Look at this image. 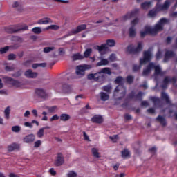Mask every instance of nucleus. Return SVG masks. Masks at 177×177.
<instances>
[{
    "label": "nucleus",
    "instance_id": "1",
    "mask_svg": "<svg viewBox=\"0 0 177 177\" xmlns=\"http://www.w3.org/2000/svg\"><path fill=\"white\" fill-rule=\"evenodd\" d=\"M168 23H169V20L167 18H162L158 21L153 28L147 27L145 28V31L140 32V37L142 38H145L147 34H150L151 35H157L158 32L164 31V26H165V24H168Z\"/></svg>",
    "mask_w": 177,
    "mask_h": 177
},
{
    "label": "nucleus",
    "instance_id": "2",
    "mask_svg": "<svg viewBox=\"0 0 177 177\" xmlns=\"http://www.w3.org/2000/svg\"><path fill=\"white\" fill-rule=\"evenodd\" d=\"M102 74L111 75V69H110V68H104L95 74L91 73L88 75L87 78L88 80H94V81H97V82H102V81L106 80V75Z\"/></svg>",
    "mask_w": 177,
    "mask_h": 177
},
{
    "label": "nucleus",
    "instance_id": "3",
    "mask_svg": "<svg viewBox=\"0 0 177 177\" xmlns=\"http://www.w3.org/2000/svg\"><path fill=\"white\" fill-rule=\"evenodd\" d=\"M115 82L116 84H118L119 85L115 88L113 93V96L114 97H115V96H118V93H120L121 97L116 99V100H121L122 97H124L126 93L125 87L124 86V85H122V84L124 83V78H122V77L121 76H119L115 79Z\"/></svg>",
    "mask_w": 177,
    "mask_h": 177
},
{
    "label": "nucleus",
    "instance_id": "4",
    "mask_svg": "<svg viewBox=\"0 0 177 177\" xmlns=\"http://www.w3.org/2000/svg\"><path fill=\"white\" fill-rule=\"evenodd\" d=\"M150 60H151V51H150V50L144 51L143 58L140 59V65H134L133 71H139V70L142 68V64H146L147 63H149Z\"/></svg>",
    "mask_w": 177,
    "mask_h": 177
},
{
    "label": "nucleus",
    "instance_id": "5",
    "mask_svg": "<svg viewBox=\"0 0 177 177\" xmlns=\"http://www.w3.org/2000/svg\"><path fill=\"white\" fill-rule=\"evenodd\" d=\"M107 46H109L110 48H113V46H115V40L108 39L106 40V44H102L101 46H97V50L101 55H105L106 52L109 50V47Z\"/></svg>",
    "mask_w": 177,
    "mask_h": 177
},
{
    "label": "nucleus",
    "instance_id": "6",
    "mask_svg": "<svg viewBox=\"0 0 177 177\" xmlns=\"http://www.w3.org/2000/svg\"><path fill=\"white\" fill-rule=\"evenodd\" d=\"M169 5H171V3L168 1H166L163 5H160L158 3L156 5V8L151 10L148 15L150 16V17H155V16H157V12L158 10H167V9L169 8Z\"/></svg>",
    "mask_w": 177,
    "mask_h": 177
},
{
    "label": "nucleus",
    "instance_id": "7",
    "mask_svg": "<svg viewBox=\"0 0 177 177\" xmlns=\"http://www.w3.org/2000/svg\"><path fill=\"white\" fill-rule=\"evenodd\" d=\"M176 77H173L171 78V76H165L162 82L160 88H162V89H167L169 82H171L173 83V85L176 86Z\"/></svg>",
    "mask_w": 177,
    "mask_h": 177
},
{
    "label": "nucleus",
    "instance_id": "8",
    "mask_svg": "<svg viewBox=\"0 0 177 177\" xmlns=\"http://www.w3.org/2000/svg\"><path fill=\"white\" fill-rule=\"evenodd\" d=\"M28 30V26L26 24H24L21 26V27L19 26H9L5 28L6 32H8V34H13L14 32H17V31H21V30Z\"/></svg>",
    "mask_w": 177,
    "mask_h": 177
},
{
    "label": "nucleus",
    "instance_id": "9",
    "mask_svg": "<svg viewBox=\"0 0 177 177\" xmlns=\"http://www.w3.org/2000/svg\"><path fill=\"white\" fill-rule=\"evenodd\" d=\"M92 68V66L91 65H80L76 67V74L79 75V77H83L85 75V71L86 70H91Z\"/></svg>",
    "mask_w": 177,
    "mask_h": 177
},
{
    "label": "nucleus",
    "instance_id": "10",
    "mask_svg": "<svg viewBox=\"0 0 177 177\" xmlns=\"http://www.w3.org/2000/svg\"><path fill=\"white\" fill-rule=\"evenodd\" d=\"M149 100L153 103L155 109H162L164 107V102L157 97H150Z\"/></svg>",
    "mask_w": 177,
    "mask_h": 177
},
{
    "label": "nucleus",
    "instance_id": "11",
    "mask_svg": "<svg viewBox=\"0 0 177 177\" xmlns=\"http://www.w3.org/2000/svg\"><path fill=\"white\" fill-rule=\"evenodd\" d=\"M86 28V24H82L78 26L77 28L73 29L71 31L68 32V34L65 35V37H71V35H74V34H78V32H81V31H84Z\"/></svg>",
    "mask_w": 177,
    "mask_h": 177
},
{
    "label": "nucleus",
    "instance_id": "12",
    "mask_svg": "<svg viewBox=\"0 0 177 177\" xmlns=\"http://www.w3.org/2000/svg\"><path fill=\"white\" fill-rule=\"evenodd\" d=\"M55 164L56 167H60L64 164V156L62 153H59L57 154Z\"/></svg>",
    "mask_w": 177,
    "mask_h": 177
},
{
    "label": "nucleus",
    "instance_id": "13",
    "mask_svg": "<svg viewBox=\"0 0 177 177\" xmlns=\"http://www.w3.org/2000/svg\"><path fill=\"white\" fill-rule=\"evenodd\" d=\"M5 81L7 84H10L12 86H15L16 88H20L21 86V83L17 80H13L12 77H5Z\"/></svg>",
    "mask_w": 177,
    "mask_h": 177
},
{
    "label": "nucleus",
    "instance_id": "14",
    "mask_svg": "<svg viewBox=\"0 0 177 177\" xmlns=\"http://www.w3.org/2000/svg\"><path fill=\"white\" fill-rule=\"evenodd\" d=\"M175 52L174 50H167L165 54V58L163 59L164 63H167L169 61V59H172V57H175Z\"/></svg>",
    "mask_w": 177,
    "mask_h": 177
},
{
    "label": "nucleus",
    "instance_id": "15",
    "mask_svg": "<svg viewBox=\"0 0 177 177\" xmlns=\"http://www.w3.org/2000/svg\"><path fill=\"white\" fill-rule=\"evenodd\" d=\"M153 68H154V63L151 62L147 65V68L143 70L142 75L144 77H147V75L151 73V70H153Z\"/></svg>",
    "mask_w": 177,
    "mask_h": 177
},
{
    "label": "nucleus",
    "instance_id": "16",
    "mask_svg": "<svg viewBox=\"0 0 177 177\" xmlns=\"http://www.w3.org/2000/svg\"><path fill=\"white\" fill-rule=\"evenodd\" d=\"M24 75L26 78H37V77H38V73L32 72V70L28 69L25 71Z\"/></svg>",
    "mask_w": 177,
    "mask_h": 177
},
{
    "label": "nucleus",
    "instance_id": "17",
    "mask_svg": "<svg viewBox=\"0 0 177 177\" xmlns=\"http://www.w3.org/2000/svg\"><path fill=\"white\" fill-rule=\"evenodd\" d=\"M35 93L39 97H41V99H46L48 97V95H46V93L44 89L37 88L35 91Z\"/></svg>",
    "mask_w": 177,
    "mask_h": 177
},
{
    "label": "nucleus",
    "instance_id": "18",
    "mask_svg": "<svg viewBox=\"0 0 177 177\" xmlns=\"http://www.w3.org/2000/svg\"><path fill=\"white\" fill-rule=\"evenodd\" d=\"M24 143H32L35 140V136L34 134H29L26 136L23 139Z\"/></svg>",
    "mask_w": 177,
    "mask_h": 177
},
{
    "label": "nucleus",
    "instance_id": "19",
    "mask_svg": "<svg viewBox=\"0 0 177 177\" xmlns=\"http://www.w3.org/2000/svg\"><path fill=\"white\" fill-rule=\"evenodd\" d=\"M20 149V145L17 143L10 144L7 147L8 151H13L14 150H19Z\"/></svg>",
    "mask_w": 177,
    "mask_h": 177
},
{
    "label": "nucleus",
    "instance_id": "20",
    "mask_svg": "<svg viewBox=\"0 0 177 177\" xmlns=\"http://www.w3.org/2000/svg\"><path fill=\"white\" fill-rule=\"evenodd\" d=\"M133 17V11H131L127 12L125 15L122 17L121 21H127V20H131Z\"/></svg>",
    "mask_w": 177,
    "mask_h": 177
},
{
    "label": "nucleus",
    "instance_id": "21",
    "mask_svg": "<svg viewBox=\"0 0 177 177\" xmlns=\"http://www.w3.org/2000/svg\"><path fill=\"white\" fill-rule=\"evenodd\" d=\"M91 121L93 122H95L96 124H102V122H103V118H102L100 115H96L91 118Z\"/></svg>",
    "mask_w": 177,
    "mask_h": 177
},
{
    "label": "nucleus",
    "instance_id": "22",
    "mask_svg": "<svg viewBox=\"0 0 177 177\" xmlns=\"http://www.w3.org/2000/svg\"><path fill=\"white\" fill-rule=\"evenodd\" d=\"M50 23H52V19L48 17L43 18L37 21V24H50Z\"/></svg>",
    "mask_w": 177,
    "mask_h": 177
},
{
    "label": "nucleus",
    "instance_id": "23",
    "mask_svg": "<svg viewBox=\"0 0 177 177\" xmlns=\"http://www.w3.org/2000/svg\"><path fill=\"white\" fill-rule=\"evenodd\" d=\"M121 156L122 158H129L131 157V151L129 150L124 149L122 152H121Z\"/></svg>",
    "mask_w": 177,
    "mask_h": 177
},
{
    "label": "nucleus",
    "instance_id": "24",
    "mask_svg": "<svg viewBox=\"0 0 177 177\" xmlns=\"http://www.w3.org/2000/svg\"><path fill=\"white\" fill-rule=\"evenodd\" d=\"M156 120L158 121L162 125V127L167 126V120H165V118L164 116L158 115L156 118Z\"/></svg>",
    "mask_w": 177,
    "mask_h": 177
},
{
    "label": "nucleus",
    "instance_id": "25",
    "mask_svg": "<svg viewBox=\"0 0 177 177\" xmlns=\"http://www.w3.org/2000/svg\"><path fill=\"white\" fill-rule=\"evenodd\" d=\"M110 62L107 59H102L99 62L97 63V67H100V66H107Z\"/></svg>",
    "mask_w": 177,
    "mask_h": 177
},
{
    "label": "nucleus",
    "instance_id": "26",
    "mask_svg": "<svg viewBox=\"0 0 177 177\" xmlns=\"http://www.w3.org/2000/svg\"><path fill=\"white\" fill-rule=\"evenodd\" d=\"M141 8L142 9H145V10H147V9H150V8H151V1H145L141 3Z\"/></svg>",
    "mask_w": 177,
    "mask_h": 177
},
{
    "label": "nucleus",
    "instance_id": "27",
    "mask_svg": "<svg viewBox=\"0 0 177 177\" xmlns=\"http://www.w3.org/2000/svg\"><path fill=\"white\" fill-rule=\"evenodd\" d=\"M91 153L95 158H100V153H99V149H97V148H92Z\"/></svg>",
    "mask_w": 177,
    "mask_h": 177
},
{
    "label": "nucleus",
    "instance_id": "28",
    "mask_svg": "<svg viewBox=\"0 0 177 177\" xmlns=\"http://www.w3.org/2000/svg\"><path fill=\"white\" fill-rule=\"evenodd\" d=\"M48 113H57L59 109L56 106H46Z\"/></svg>",
    "mask_w": 177,
    "mask_h": 177
},
{
    "label": "nucleus",
    "instance_id": "29",
    "mask_svg": "<svg viewBox=\"0 0 177 177\" xmlns=\"http://www.w3.org/2000/svg\"><path fill=\"white\" fill-rule=\"evenodd\" d=\"M59 118H60L61 121H68V120H70V118H71V117L70 116V115H68L67 113H62L59 116Z\"/></svg>",
    "mask_w": 177,
    "mask_h": 177
},
{
    "label": "nucleus",
    "instance_id": "30",
    "mask_svg": "<svg viewBox=\"0 0 177 177\" xmlns=\"http://www.w3.org/2000/svg\"><path fill=\"white\" fill-rule=\"evenodd\" d=\"M142 49H143V47L142 46V43L139 42L138 44V46L136 48L133 49V54L139 53L140 52H142Z\"/></svg>",
    "mask_w": 177,
    "mask_h": 177
},
{
    "label": "nucleus",
    "instance_id": "31",
    "mask_svg": "<svg viewBox=\"0 0 177 177\" xmlns=\"http://www.w3.org/2000/svg\"><path fill=\"white\" fill-rule=\"evenodd\" d=\"M161 97L162 99H163V100H165L166 103L167 104L170 103L169 97L168 96V94H167V93L162 91L161 93Z\"/></svg>",
    "mask_w": 177,
    "mask_h": 177
},
{
    "label": "nucleus",
    "instance_id": "32",
    "mask_svg": "<svg viewBox=\"0 0 177 177\" xmlns=\"http://www.w3.org/2000/svg\"><path fill=\"white\" fill-rule=\"evenodd\" d=\"M4 115L6 120H9L10 115V107L8 106L4 110Z\"/></svg>",
    "mask_w": 177,
    "mask_h": 177
},
{
    "label": "nucleus",
    "instance_id": "33",
    "mask_svg": "<svg viewBox=\"0 0 177 177\" xmlns=\"http://www.w3.org/2000/svg\"><path fill=\"white\" fill-rule=\"evenodd\" d=\"M72 59L73 60H82V59H84V55L80 53H76L73 55Z\"/></svg>",
    "mask_w": 177,
    "mask_h": 177
},
{
    "label": "nucleus",
    "instance_id": "34",
    "mask_svg": "<svg viewBox=\"0 0 177 177\" xmlns=\"http://www.w3.org/2000/svg\"><path fill=\"white\" fill-rule=\"evenodd\" d=\"M100 95L101 100H102L103 102H106V100H109V94L101 92Z\"/></svg>",
    "mask_w": 177,
    "mask_h": 177
},
{
    "label": "nucleus",
    "instance_id": "35",
    "mask_svg": "<svg viewBox=\"0 0 177 177\" xmlns=\"http://www.w3.org/2000/svg\"><path fill=\"white\" fill-rule=\"evenodd\" d=\"M62 91L65 93H68V92H70V91H71V86H70V85H68V84H64L62 86Z\"/></svg>",
    "mask_w": 177,
    "mask_h": 177
},
{
    "label": "nucleus",
    "instance_id": "36",
    "mask_svg": "<svg viewBox=\"0 0 177 177\" xmlns=\"http://www.w3.org/2000/svg\"><path fill=\"white\" fill-rule=\"evenodd\" d=\"M44 135H45V130L43 128L39 129L37 133V138H44Z\"/></svg>",
    "mask_w": 177,
    "mask_h": 177
},
{
    "label": "nucleus",
    "instance_id": "37",
    "mask_svg": "<svg viewBox=\"0 0 177 177\" xmlns=\"http://www.w3.org/2000/svg\"><path fill=\"white\" fill-rule=\"evenodd\" d=\"M153 68L155 69V75H160V74H161V67H160V66L154 65Z\"/></svg>",
    "mask_w": 177,
    "mask_h": 177
},
{
    "label": "nucleus",
    "instance_id": "38",
    "mask_svg": "<svg viewBox=\"0 0 177 177\" xmlns=\"http://www.w3.org/2000/svg\"><path fill=\"white\" fill-rule=\"evenodd\" d=\"M91 53H92V48H87L84 53L83 57H89L91 56Z\"/></svg>",
    "mask_w": 177,
    "mask_h": 177
},
{
    "label": "nucleus",
    "instance_id": "39",
    "mask_svg": "<svg viewBox=\"0 0 177 177\" xmlns=\"http://www.w3.org/2000/svg\"><path fill=\"white\" fill-rule=\"evenodd\" d=\"M143 96V93L140 91L137 95H134L135 100H139L140 102L142 101V97Z\"/></svg>",
    "mask_w": 177,
    "mask_h": 177
},
{
    "label": "nucleus",
    "instance_id": "40",
    "mask_svg": "<svg viewBox=\"0 0 177 177\" xmlns=\"http://www.w3.org/2000/svg\"><path fill=\"white\" fill-rule=\"evenodd\" d=\"M131 26L129 29V32L130 37H133V20H131Z\"/></svg>",
    "mask_w": 177,
    "mask_h": 177
},
{
    "label": "nucleus",
    "instance_id": "41",
    "mask_svg": "<svg viewBox=\"0 0 177 177\" xmlns=\"http://www.w3.org/2000/svg\"><path fill=\"white\" fill-rule=\"evenodd\" d=\"M32 31L34 34H41V32H42V30L39 27L33 28Z\"/></svg>",
    "mask_w": 177,
    "mask_h": 177
},
{
    "label": "nucleus",
    "instance_id": "42",
    "mask_svg": "<svg viewBox=\"0 0 177 177\" xmlns=\"http://www.w3.org/2000/svg\"><path fill=\"white\" fill-rule=\"evenodd\" d=\"M11 129L12 132L19 133L21 131V127L20 126H13Z\"/></svg>",
    "mask_w": 177,
    "mask_h": 177
},
{
    "label": "nucleus",
    "instance_id": "43",
    "mask_svg": "<svg viewBox=\"0 0 177 177\" xmlns=\"http://www.w3.org/2000/svg\"><path fill=\"white\" fill-rule=\"evenodd\" d=\"M52 50H55V47H46L44 48V53H49V52H52Z\"/></svg>",
    "mask_w": 177,
    "mask_h": 177
},
{
    "label": "nucleus",
    "instance_id": "44",
    "mask_svg": "<svg viewBox=\"0 0 177 177\" xmlns=\"http://www.w3.org/2000/svg\"><path fill=\"white\" fill-rule=\"evenodd\" d=\"M103 91L105 92H107L109 93V92H111V85L109 84L107 86H104L102 87Z\"/></svg>",
    "mask_w": 177,
    "mask_h": 177
},
{
    "label": "nucleus",
    "instance_id": "45",
    "mask_svg": "<svg viewBox=\"0 0 177 177\" xmlns=\"http://www.w3.org/2000/svg\"><path fill=\"white\" fill-rule=\"evenodd\" d=\"M127 52L129 55H131V53H133V45L132 44L129 45L127 48Z\"/></svg>",
    "mask_w": 177,
    "mask_h": 177
},
{
    "label": "nucleus",
    "instance_id": "46",
    "mask_svg": "<svg viewBox=\"0 0 177 177\" xmlns=\"http://www.w3.org/2000/svg\"><path fill=\"white\" fill-rule=\"evenodd\" d=\"M8 50H9V46H6L0 49V53L1 55H3V53H6V52H8Z\"/></svg>",
    "mask_w": 177,
    "mask_h": 177
},
{
    "label": "nucleus",
    "instance_id": "47",
    "mask_svg": "<svg viewBox=\"0 0 177 177\" xmlns=\"http://www.w3.org/2000/svg\"><path fill=\"white\" fill-rule=\"evenodd\" d=\"M109 60H110V62H115L117 60L115 54H111L109 57Z\"/></svg>",
    "mask_w": 177,
    "mask_h": 177
},
{
    "label": "nucleus",
    "instance_id": "48",
    "mask_svg": "<svg viewBox=\"0 0 177 177\" xmlns=\"http://www.w3.org/2000/svg\"><path fill=\"white\" fill-rule=\"evenodd\" d=\"M172 39H174V38L171 36H169L167 37L165 42L167 45H171V44L172 43Z\"/></svg>",
    "mask_w": 177,
    "mask_h": 177
},
{
    "label": "nucleus",
    "instance_id": "49",
    "mask_svg": "<svg viewBox=\"0 0 177 177\" xmlns=\"http://www.w3.org/2000/svg\"><path fill=\"white\" fill-rule=\"evenodd\" d=\"M109 139H111V140H112V142H113V143H115L117 142V140H118V136L115 135L113 136H110Z\"/></svg>",
    "mask_w": 177,
    "mask_h": 177
},
{
    "label": "nucleus",
    "instance_id": "50",
    "mask_svg": "<svg viewBox=\"0 0 177 177\" xmlns=\"http://www.w3.org/2000/svg\"><path fill=\"white\" fill-rule=\"evenodd\" d=\"M59 118H60V117H59V115H57V114H55L50 118V122L57 121V120H59Z\"/></svg>",
    "mask_w": 177,
    "mask_h": 177
},
{
    "label": "nucleus",
    "instance_id": "51",
    "mask_svg": "<svg viewBox=\"0 0 177 177\" xmlns=\"http://www.w3.org/2000/svg\"><path fill=\"white\" fill-rule=\"evenodd\" d=\"M68 177H77V173L75 171H71L67 174Z\"/></svg>",
    "mask_w": 177,
    "mask_h": 177
},
{
    "label": "nucleus",
    "instance_id": "52",
    "mask_svg": "<svg viewBox=\"0 0 177 177\" xmlns=\"http://www.w3.org/2000/svg\"><path fill=\"white\" fill-rule=\"evenodd\" d=\"M59 30V26L57 25H50L47 28V30Z\"/></svg>",
    "mask_w": 177,
    "mask_h": 177
},
{
    "label": "nucleus",
    "instance_id": "53",
    "mask_svg": "<svg viewBox=\"0 0 177 177\" xmlns=\"http://www.w3.org/2000/svg\"><path fill=\"white\" fill-rule=\"evenodd\" d=\"M124 120L125 121H131L132 120V116L128 113L124 115Z\"/></svg>",
    "mask_w": 177,
    "mask_h": 177
},
{
    "label": "nucleus",
    "instance_id": "54",
    "mask_svg": "<svg viewBox=\"0 0 177 177\" xmlns=\"http://www.w3.org/2000/svg\"><path fill=\"white\" fill-rule=\"evenodd\" d=\"M5 70L6 71H13V70H15V65L11 66H6Z\"/></svg>",
    "mask_w": 177,
    "mask_h": 177
},
{
    "label": "nucleus",
    "instance_id": "55",
    "mask_svg": "<svg viewBox=\"0 0 177 177\" xmlns=\"http://www.w3.org/2000/svg\"><path fill=\"white\" fill-rule=\"evenodd\" d=\"M41 144H42V142L40 140H39L35 142L34 147H39V146H41Z\"/></svg>",
    "mask_w": 177,
    "mask_h": 177
},
{
    "label": "nucleus",
    "instance_id": "56",
    "mask_svg": "<svg viewBox=\"0 0 177 177\" xmlns=\"http://www.w3.org/2000/svg\"><path fill=\"white\" fill-rule=\"evenodd\" d=\"M31 63H32L31 60H28L24 62V66H26V67H30V66H31Z\"/></svg>",
    "mask_w": 177,
    "mask_h": 177
},
{
    "label": "nucleus",
    "instance_id": "57",
    "mask_svg": "<svg viewBox=\"0 0 177 177\" xmlns=\"http://www.w3.org/2000/svg\"><path fill=\"white\" fill-rule=\"evenodd\" d=\"M141 106H143L145 107H149V106H150V104H149V102L147 101H142L141 102Z\"/></svg>",
    "mask_w": 177,
    "mask_h": 177
},
{
    "label": "nucleus",
    "instance_id": "58",
    "mask_svg": "<svg viewBox=\"0 0 177 177\" xmlns=\"http://www.w3.org/2000/svg\"><path fill=\"white\" fill-rule=\"evenodd\" d=\"M16 59V55L15 54H10L8 55V60H15Z\"/></svg>",
    "mask_w": 177,
    "mask_h": 177
},
{
    "label": "nucleus",
    "instance_id": "59",
    "mask_svg": "<svg viewBox=\"0 0 177 177\" xmlns=\"http://www.w3.org/2000/svg\"><path fill=\"white\" fill-rule=\"evenodd\" d=\"M133 80V77L132 76L129 75L127 77V82L129 84H132V81Z\"/></svg>",
    "mask_w": 177,
    "mask_h": 177
},
{
    "label": "nucleus",
    "instance_id": "60",
    "mask_svg": "<svg viewBox=\"0 0 177 177\" xmlns=\"http://www.w3.org/2000/svg\"><path fill=\"white\" fill-rule=\"evenodd\" d=\"M161 50H158V52L156 53V59L157 60H160L161 59Z\"/></svg>",
    "mask_w": 177,
    "mask_h": 177
},
{
    "label": "nucleus",
    "instance_id": "61",
    "mask_svg": "<svg viewBox=\"0 0 177 177\" xmlns=\"http://www.w3.org/2000/svg\"><path fill=\"white\" fill-rule=\"evenodd\" d=\"M24 126L28 127V128H32V122L31 123L30 122H25Z\"/></svg>",
    "mask_w": 177,
    "mask_h": 177
},
{
    "label": "nucleus",
    "instance_id": "62",
    "mask_svg": "<svg viewBox=\"0 0 177 177\" xmlns=\"http://www.w3.org/2000/svg\"><path fill=\"white\" fill-rule=\"evenodd\" d=\"M147 111L149 114H154V113H156V110L154 109V108H149V109H147Z\"/></svg>",
    "mask_w": 177,
    "mask_h": 177
},
{
    "label": "nucleus",
    "instance_id": "63",
    "mask_svg": "<svg viewBox=\"0 0 177 177\" xmlns=\"http://www.w3.org/2000/svg\"><path fill=\"white\" fill-rule=\"evenodd\" d=\"M49 173L50 174V175H53V176H55V175H56V171L53 168L50 169Z\"/></svg>",
    "mask_w": 177,
    "mask_h": 177
},
{
    "label": "nucleus",
    "instance_id": "64",
    "mask_svg": "<svg viewBox=\"0 0 177 177\" xmlns=\"http://www.w3.org/2000/svg\"><path fill=\"white\" fill-rule=\"evenodd\" d=\"M149 153H156V151H157V148H156V147L150 148L149 149Z\"/></svg>",
    "mask_w": 177,
    "mask_h": 177
}]
</instances>
